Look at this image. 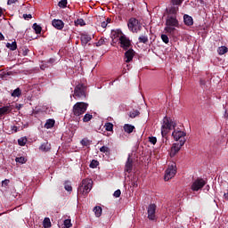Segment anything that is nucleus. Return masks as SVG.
I'll use <instances>...</instances> for the list:
<instances>
[{
  "label": "nucleus",
  "mask_w": 228,
  "mask_h": 228,
  "mask_svg": "<svg viewBox=\"0 0 228 228\" xmlns=\"http://www.w3.org/2000/svg\"><path fill=\"white\" fill-rule=\"evenodd\" d=\"M88 110V103L83 102H77L72 108L71 117L75 118L77 122L81 120V115H85Z\"/></svg>",
  "instance_id": "nucleus-1"
},
{
  "label": "nucleus",
  "mask_w": 228,
  "mask_h": 228,
  "mask_svg": "<svg viewBox=\"0 0 228 228\" xmlns=\"http://www.w3.org/2000/svg\"><path fill=\"white\" fill-rule=\"evenodd\" d=\"M175 28H179V20L175 16H168L166 20L165 32L169 33V35H175L177 29Z\"/></svg>",
  "instance_id": "nucleus-2"
},
{
  "label": "nucleus",
  "mask_w": 228,
  "mask_h": 228,
  "mask_svg": "<svg viewBox=\"0 0 228 228\" xmlns=\"http://www.w3.org/2000/svg\"><path fill=\"white\" fill-rule=\"evenodd\" d=\"M175 121L168 117H164L162 126H161V134L162 138H165L172 129H175Z\"/></svg>",
  "instance_id": "nucleus-3"
},
{
  "label": "nucleus",
  "mask_w": 228,
  "mask_h": 228,
  "mask_svg": "<svg viewBox=\"0 0 228 228\" xmlns=\"http://www.w3.org/2000/svg\"><path fill=\"white\" fill-rule=\"evenodd\" d=\"M94 186V181L92 179H84L81 183V185L77 189V192L79 195L86 196L87 193L92 191V188Z\"/></svg>",
  "instance_id": "nucleus-4"
},
{
  "label": "nucleus",
  "mask_w": 228,
  "mask_h": 228,
  "mask_svg": "<svg viewBox=\"0 0 228 228\" xmlns=\"http://www.w3.org/2000/svg\"><path fill=\"white\" fill-rule=\"evenodd\" d=\"M114 37H119L120 47H122L124 51L131 49V40H129V37H126V35L122 33V30H117L114 34Z\"/></svg>",
  "instance_id": "nucleus-5"
},
{
  "label": "nucleus",
  "mask_w": 228,
  "mask_h": 228,
  "mask_svg": "<svg viewBox=\"0 0 228 228\" xmlns=\"http://www.w3.org/2000/svg\"><path fill=\"white\" fill-rule=\"evenodd\" d=\"M175 174H177V166L175 162H171L166 170L164 181H170V179L175 176Z\"/></svg>",
  "instance_id": "nucleus-6"
},
{
  "label": "nucleus",
  "mask_w": 228,
  "mask_h": 228,
  "mask_svg": "<svg viewBox=\"0 0 228 228\" xmlns=\"http://www.w3.org/2000/svg\"><path fill=\"white\" fill-rule=\"evenodd\" d=\"M127 27L132 33H138V31H142V23H140L136 18H130L127 22Z\"/></svg>",
  "instance_id": "nucleus-7"
},
{
  "label": "nucleus",
  "mask_w": 228,
  "mask_h": 228,
  "mask_svg": "<svg viewBox=\"0 0 228 228\" xmlns=\"http://www.w3.org/2000/svg\"><path fill=\"white\" fill-rule=\"evenodd\" d=\"M206 184H207L206 180H204L202 178H198L194 182H192L191 190L192 191H199V190H202V188H204V186H206Z\"/></svg>",
  "instance_id": "nucleus-8"
},
{
  "label": "nucleus",
  "mask_w": 228,
  "mask_h": 228,
  "mask_svg": "<svg viewBox=\"0 0 228 228\" xmlns=\"http://www.w3.org/2000/svg\"><path fill=\"white\" fill-rule=\"evenodd\" d=\"M156 204H150L147 208L148 219L151 220V222H156V220H158V216H156Z\"/></svg>",
  "instance_id": "nucleus-9"
},
{
  "label": "nucleus",
  "mask_w": 228,
  "mask_h": 228,
  "mask_svg": "<svg viewBox=\"0 0 228 228\" xmlns=\"http://www.w3.org/2000/svg\"><path fill=\"white\" fill-rule=\"evenodd\" d=\"M86 87L83 84H78L76 86L74 89V97H78V99H81V97H86V94L85 93Z\"/></svg>",
  "instance_id": "nucleus-10"
},
{
  "label": "nucleus",
  "mask_w": 228,
  "mask_h": 228,
  "mask_svg": "<svg viewBox=\"0 0 228 228\" xmlns=\"http://www.w3.org/2000/svg\"><path fill=\"white\" fill-rule=\"evenodd\" d=\"M184 143H186V140H181L180 143H174L172 148H171V151H170V157L174 158V156H175V154H177V152H179V151H181V147H183V145H184Z\"/></svg>",
  "instance_id": "nucleus-11"
},
{
  "label": "nucleus",
  "mask_w": 228,
  "mask_h": 228,
  "mask_svg": "<svg viewBox=\"0 0 228 228\" xmlns=\"http://www.w3.org/2000/svg\"><path fill=\"white\" fill-rule=\"evenodd\" d=\"M172 136L175 142H181V140H186V134L179 129H175L172 133Z\"/></svg>",
  "instance_id": "nucleus-12"
},
{
  "label": "nucleus",
  "mask_w": 228,
  "mask_h": 228,
  "mask_svg": "<svg viewBox=\"0 0 228 228\" xmlns=\"http://www.w3.org/2000/svg\"><path fill=\"white\" fill-rule=\"evenodd\" d=\"M52 26H53V28H55V29H59L60 31H61V29H63V28H65V23L61 20L54 19L52 20Z\"/></svg>",
  "instance_id": "nucleus-13"
},
{
  "label": "nucleus",
  "mask_w": 228,
  "mask_h": 228,
  "mask_svg": "<svg viewBox=\"0 0 228 228\" xmlns=\"http://www.w3.org/2000/svg\"><path fill=\"white\" fill-rule=\"evenodd\" d=\"M133 58H134V51L133 49L129 48L125 53V61H126V63H129L130 61H133Z\"/></svg>",
  "instance_id": "nucleus-14"
},
{
  "label": "nucleus",
  "mask_w": 228,
  "mask_h": 228,
  "mask_svg": "<svg viewBox=\"0 0 228 228\" xmlns=\"http://www.w3.org/2000/svg\"><path fill=\"white\" fill-rule=\"evenodd\" d=\"M125 172L131 174L133 172V159H131V155H128L127 160L125 166Z\"/></svg>",
  "instance_id": "nucleus-15"
},
{
  "label": "nucleus",
  "mask_w": 228,
  "mask_h": 228,
  "mask_svg": "<svg viewBox=\"0 0 228 228\" xmlns=\"http://www.w3.org/2000/svg\"><path fill=\"white\" fill-rule=\"evenodd\" d=\"M13 108L12 105H6L0 108V117H3V115H8V113H12V110Z\"/></svg>",
  "instance_id": "nucleus-16"
},
{
  "label": "nucleus",
  "mask_w": 228,
  "mask_h": 228,
  "mask_svg": "<svg viewBox=\"0 0 228 228\" xmlns=\"http://www.w3.org/2000/svg\"><path fill=\"white\" fill-rule=\"evenodd\" d=\"M80 40H81L82 45L85 46V45H86V44H88V42H90L92 40V36H90L88 34H81Z\"/></svg>",
  "instance_id": "nucleus-17"
},
{
  "label": "nucleus",
  "mask_w": 228,
  "mask_h": 228,
  "mask_svg": "<svg viewBox=\"0 0 228 228\" xmlns=\"http://www.w3.org/2000/svg\"><path fill=\"white\" fill-rule=\"evenodd\" d=\"M110 40L106 37H101L97 43H95L96 47H101V45H108Z\"/></svg>",
  "instance_id": "nucleus-18"
},
{
  "label": "nucleus",
  "mask_w": 228,
  "mask_h": 228,
  "mask_svg": "<svg viewBox=\"0 0 228 228\" xmlns=\"http://www.w3.org/2000/svg\"><path fill=\"white\" fill-rule=\"evenodd\" d=\"M183 22L186 26H193V18L188 14H184Z\"/></svg>",
  "instance_id": "nucleus-19"
},
{
  "label": "nucleus",
  "mask_w": 228,
  "mask_h": 228,
  "mask_svg": "<svg viewBox=\"0 0 228 228\" xmlns=\"http://www.w3.org/2000/svg\"><path fill=\"white\" fill-rule=\"evenodd\" d=\"M54 124H56V121L53 118L47 119L44 127L45 129H53L54 127Z\"/></svg>",
  "instance_id": "nucleus-20"
},
{
  "label": "nucleus",
  "mask_w": 228,
  "mask_h": 228,
  "mask_svg": "<svg viewBox=\"0 0 228 228\" xmlns=\"http://www.w3.org/2000/svg\"><path fill=\"white\" fill-rule=\"evenodd\" d=\"M124 131H125V133H128V134H131V133H133V131H134V126L129 125V124H125Z\"/></svg>",
  "instance_id": "nucleus-21"
},
{
  "label": "nucleus",
  "mask_w": 228,
  "mask_h": 228,
  "mask_svg": "<svg viewBox=\"0 0 228 228\" xmlns=\"http://www.w3.org/2000/svg\"><path fill=\"white\" fill-rule=\"evenodd\" d=\"M177 12H179V6L173 4L169 7V13H170L171 15H175V13H177Z\"/></svg>",
  "instance_id": "nucleus-22"
},
{
  "label": "nucleus",
  "mask_w": 228,
  "mask_h": 228,
  "mask_svg": "<svg viewBox=\"0 0 228 228\" xmlns=\"http://www.w3.org/2000/svg\"><path fill=\"white\" fill-rule=\"evenodd\" d=\"M39 149L40 151H43V152H47L48 151L51 150V145H49L48 142H44L43 144H41Z\"/></svg>",
  "instance_id": "nucleus-23"
},
{
  "label": "nucleus",
  "mask_w": 228,
  "mask_h": 228,
  "mask_svg": "<svg viewBox=\"0 0 228 228\" xmlns=\"http://www.w3.org/2000/svg\"><path fill=\"white\" fill-rule=\"evenodd\" d=\"M32 28L34 29L36 35H40V33H42V27L37 23L33 24Z\"/></svg>",
  "instance_id": "nucleus-24"
},
{
  "label": "nucleus",
  "mask_w": 228,
  "mask_h": 228,
  "mask_svg": "<svg viewBox=\"0 0 228 228\" xmlns=\"http://www.w3.org/2000/svg\"><path fill=\"white\" fill-rule=\"evenodd\" d=\"M94 211L97 218H99V216L102 215V208H101L100 206L94 207Z\"/></svg>",
  "instance_id": "nucleus-25"
},
{
  "label": "nucleus",
  "mask_w": 228,
  "mask_h": 228,
  "mask_svg": "<svg viewBox=\"0 0 228 228\" xmlns=\"http://www.w3.org/2000/svg\"><path fill=\"white\" fill-rule=\"evenodd\" d=\"M6 47H7V49H10L11 51H15V50H17V42L14 41L12 44L7 43Z\"/></svg>",
  "instance_id": "nucleus-26"
},
{
  "label": "nucleus",
  "mask_w": 228,
  "mask_h": 228,
  "mask_svg": "<svg viewBox=\"0 0 228 228\" xmlns=\"http://www.w3.org/2000/svg\"><path fill=\"white\" fill-rule=\"evenodd\" d=\"M11 95L12 97H20V95H22V91L18 87L12 93Z\"/></svg>",
  "instance_id": "nucleus-27"
},
{
  "label": "nucleus",
  "mask_w": 228,
  "mask_h": 228,
  "mask_svg": "<svg viewBox=\"0 0 228 228\" xmlns=\"http://www.w3.org/2000/svg\"><path fill=\"white\" fill-rule=\"evenodd\" d=\"M80 143L84 147H90V145L92 144V141L88 140V138H84L81 140Z\"/></svg>",
  "instance_id": "nucleus-28"
},
{
  "label": "nucleus",
  "mask_w": 228,
  "mask_h": 228,
  "mask_svg": "<svg viewBox=\"0 0 228 228\" xmlns=\"http://www.w3.org/2000/svg\"><path fill=\"white\" fill-rule=\"evenodd\" d=\"M26 143H28V138L26 137H20V139H18V144L20 147H24V145H26Z\"/></svg>",
  "instance_id": "nucleus-29"
},
{
  "label": "nucleus",
  "mask_w": 228,
  "mask_h": 228,
  "mask_svg": "<svg viewBox=\"0 0 228 228\" xmlns=\"http://www.w3.org/2000/svg\"><path fill=\"white\" fill-rule=\"evenodd\" d=\"M44 228H50L51 227V219L49 217H45L43 221Z\"/></svg>",
  "instance_id": "nucleus-30"
},
{
  "label": "nucleus",
  "mask_w": 228,
  "mask_h": 228,
  "mask_svg": "<svg viewBox=\"0 0 228 228\" xmlns=\"http://www.w3.org/2000/svg\"><path fill=\"white\" fill-rule=\"evenodd\" d=\"M228 49L227 46H220L217 49V53L218 54H220V56H222L223 54H225L227 53Z\"/></svg>",
  "instance_id": "nucleus-31"
},
{
  "label": "nucleus",
  "mask_w": 228,
  "mask_h": 228,
  "mask_svg": "<svg viewBox=\"0 0 228 228\" xmlns=\"http://www.w3.org/2000/svg\"><path fill=\"white\" fill-rule=\"evenodd\" d=\"M75 26H86V22H85V20L83 19H77L75 20Z\"/></svg>",
  "instance_id": "nucleus-32"
},
{
  "label": "nucleus",
  "mask_w": 228,
  "mask_h": 228,
  "mask_svg": "<svg viewBox=\"0 0 228 228\" xmlns=\"http://www.w3.org/2000/svg\"><path fill=\"white\" fill-rule=\"evenodd\" d=\"M94 118V116L90 113H86L83 118V122H90Z\"/></svg>",
  "instance_id": "nucleus-33"
},
{
  "label": "nucleus",
  "mask_w": 228,
  "mask_h": 228,
  "mask_svg": "<svg viewBox=\"0 0 228 228\" xmlns=\"http://www.w3.org/2000/svg\"><path fill=\"white\" fill-rule=\"evenodd\" d=\"M16 163H20V165H24V163H26L28 161V159H26V158L24 157H17L15 159Z\"/></svg>",
  "instance_id": "nucleus-34"
},
{
  "label": "nucleus",
  "mask_w": 228,
  "mask_h": 228,
  "mask_svg": "<svg viewBox=\"0 0 228 228\" xmlns=\"http://www.w3.org/2000/svg\"><path fill=\"white\" fill-rule=\"evenodd\" d=\"M148 142L151 143V145H156V143H158V138L154 136H150L148 137Z\"/></svg>",
  "instance_id": "nucleus-35"
},
{
  "label": "nucleus",
  "mask_w": 228,
  "mask_h": 228,
  "mask_svg": "<svg viewBox=\"0 0 228 228\" xmlns=\"http://www.w3.org/2000/svg\"><path fill=\"white\" fill-rule=\"evenodd\" d=\"M67 4H68L67 0H61V1L58 3L59 8H67Z\"/></svg>",
  "instance_id": "nucleus-36"
},
{
  "label": "nucleus",
  "mask_w": 228,
  "mask_h": 228,
  "mask_svg": "<svg viewBox=\"0 0 228 228\" xmlns=\"http://www.w3.org/2000/svg\"><path fill=\"white\" fill-rule=\"evenodd\" d=\"M138 115H140V111H138V110H133L129 113L130 118H136V117H138Z\"/></svg>",
  "instance_id": "nucleus-37"
},
{
  "label": "nucleus",
  "mask_w": 228,
  "mask_h": 228,
  "mask_svg": "<svg viewBox=\"0 0 228 228\" xmlns=\"http://www.w3.org/2000/svg\"><path fill=\"white\" fill-rule=\"evenodd\" d=\"M90 168H97L99 167V161L93 159L89 165Z\"/></svg>",
  "instance_id": "nucleus-38"
},
{
  "label": "nucleus",
  "mask_w": 228,
  "mask_h": 228,
  "mask_svg": "<svg viewBox=\"0 0 228 228\" xmlns=\"http://www.w3.org/2000/svg\"><path fill=\"white\" fill-rule=\"evenodd\" d=\"M64 188L66 191H72V185H70V183L69 182L64 183Z\"/></svg>",
  "instance_id": "nucleus-39"
},
{
  "label": "nucleus",
  "mask_w": 228,
  "mask_h": 228,
  "mask_svg": "<svg viewBox=\"0 0 228 228\" xmlns=\"http://www.w3.org/2000/svg\"><path fill=\"white\" fill-rule=\"evenodd\" d=\"M104 127L107 131H113V124L110 122L106 123Z\"/></svg>",
  "instance_id": "nucleus-40"
},
{
  "label": "nucleus",
  "mask_w": 228,
  "mask_h": 228,
  "mask_svg": "<svg viewBox=\"0 0 228 228\" xmlns=\"http://www.w3.org/2000/svg\"><path fill=\"white\" fill-rule=\"evenodd\" d=\"M100 152H103V154H110V149L107 146H102L100 148Z\"/></svg>",
  "instance_id": "nucleus-41"
},
{
  "label": "nucleus",
  "mask_w": 228,
  "mask_h": 228,
  "mask_svg": "<svg viewBox=\"0 0 228 228\" xmlns=\"http://www.w3.org/2000/svg\"><path fill=\"white\" fill-rule=\"evenodd\" d=\"M161 40L164 42V44H168V42H170L168 36H167L166 34L161 35Z\"/></svg>",
  "instance_id": "nucleus-42"
},
{
  "label": "nucleus",
  "mask_w": 228,
  "mask_h": 228,
  "mask_svg": "<svg viewBox=\"0 0 228 228\" xmlns=\"http://www.w3.org/2000/svg\"><path fill=\"white\" fill-rule=\"evenodd\" d=\"M120 195H122V191H120V189H118L113 193V197H115L116 199H118V197H120Z\"/></svg>",
  "instance_id": "nucleus-43"
},
{
  "label": "nucleus",
  "mask_w": 228,
  "mask_h": 228,
  "mask_svg": "<svg viewBox=\"0 0 228 228\" xmlns=\"http://www.w3.org/2000/svg\"><path fill=\"white\" fill-rule=\"evenodd\" d=\"M71 225H72V223H71L70 219L64 220L65 228H70Z\"/></svg>",
  "instance_id": "nucleus-44"
},
{
  "label": "nucleus",
  "mask_w": 228,
  "mask_h": 228,
  "mask_svg": "<svg viewBox=\"0 0 228 228\" xmlns=\"http://www.w3.org/2000/svg\"><path fill=\"white\" fill-rule=\"evenodd\" d=\"M183 4V0H172V4H175L176 6H179Z\"/></svg>",
  "instance_id": "nucleus-45"
},
{
  "label": "nucleus",
  "mask_w": 228,
  "mask_h": 228,
  "mask_svg": "<svg viewBox=\"0 0 228 228\" xmlns=\"http://www.w3.org/2000/svg\"><path fill=\"white\" fill-rule=\"evenodd\" d=\"M8 184H10L9 179H5V180L2 181V186H4V188H6V186H8Z\"/></svg>",
  "instance_id": "nucleus-46"
},
{
  "label": "nucleus",
  "mask_w": 228,
  "mask_h": 228,
  "mask_svg": "<svg viewBox=\"0 0 228 228\" xmlns=\"http://www.w3.org/2000/svg\"><path fill=\"white\" fill-rule=\"evenodd\" d=\"M23 19L25 20H29V19H33V16L31 14H23Z\"/></svg>",
  "instance_id": "nucleus-47"
},
{
  "label": "nucleus",
  "mask_w": 228,
  "mask_h": 228,
  "mask_svg": "<svg viewBox=\"0 0 228 228\" xmlns=\"http://www.w3.org/2000/svg\"><path fill=\"white\" fill-rule=\"evenodd\" d=\"M54 61H56V60L54 58H50L47 61V63H50V65H53V63H54Z\"/></svg>",
  "instance_id": "nucleus-48"
},
{
  "label": "nucleus",
  "mask_w": 228,
  "mask_h": 228,
  "mask_svg": "<svg viewBox=\"0 0 228 228\" xmlns=\"http://www.w3.org/2000/svg\"><path fill=\"white\" fill-rule=\"evenodd\" d=\"M19 0H8L7 4H14V3H17Z\"/></svg>",
  "instance_id": "nucleus-49"
},
{
  "label": "nucleus",
  "mask_w": 228,
  "mask_h": 228,
  "mask_svg": "<svg viewBox=\"0 0 228 228\" xmlns=\"http://www.w3.org/2000/svg\"><path fill=\"white\" fill-rule=\"evenodd\" d=\"M102 28H108V22H106V21H103V22H102Z\"/></svg>",
  "instance_id": "nucleus-50"
},
{
  "label": "nucleus",
  "mask_w": 228,
  "mask_h": 228,
  "mask_svg": "<svg viewBox=\"0 0 228 228\" xmlns=\"http://www.w3.org/2000/svg\"><path fill=\"white\" fill-rule=\"evenodd\" d=\"M4 40V36L3 35V33L0 32V41Z\"/></svg>",
  "instance_id": "nucleus-51"
},
{
  "label": "nucleus",
  "mask_w": 228,
  "mask_h": 228,
  "mask_svg": "<svg viewBox=\"0 0 228 228\" xmlns=\"http://www.w3.org/2000/svg\"><path fill=\"white\" fill-rule=\"evenodd\" d=\"M139 42L142 44L143 43V36L139 37Z\"/></svg>",
  "instance_id": "nucleus-52"
},
{
  "label": "nucleus",
  "mask_w": 228,
  "mask_h": 228,
  "mask_svg": "<svg viewBox=\"0 0 228 228\" xmlns=\"http://www.w3.org/2000/svg\"><path fill=\"white\" fill-rule=\"evenodd\" d=\"M18 129H19V128H18L16 126H12V131H14V133H17Z\"/></svg>",
  "instance_id": "nucleus-53"
},
{
  "label": "nucleus",
  "mask_w": 228,
  "mask_h": 228,
  "mask_svg": "<svg viewBox=\"0 0 228 228\" xmlns=\"http://www.w3.org/2000/svg\"><path fill=\"white\" fill-rule=\"evenodd\" d=\"M224 199H226V200H228V192L224 193Z\"/></svg>",
  "instance_id": "nucleus-54"
},
{
  "label": "nucleus",
  "mask_w": 228,
  "mask_h": 228,
  "mask_svg": "<svg viewBox=\"0 0 228 228\" xmlns=\"http://www.w3.org/2000/svg\"><path fill=\"white\" fill-rule=\"evenodd\" d=\"M105 22H107V24H110V22H111V19L108 18L107 21H105Z\"/></svg>",
  "instance_id": "nucleus-55"
},
{
  "label": "nucleus",
  "mask_w": 228,
  "mask_h": 228,
  "mask_svg": "<svg viewBox=\"0 0 228 228\" xmlns=\"http://www.w3.org/2000/svg\"><path fill=\"white\" fill-rule=\"evenodd\" d=\"M3 15V8L0 7V17Z\"/></svg>",
  "instance_id": "nucleus-56"
},
{
  "label": "nucleus",
  "mask_w": 228,
  "mask_h": 228,
  "mask_svg": "<svg viewBox=\"0 0 228 228\" xmlns=\"http://www.w3.org/2000/svg\"><path fill=\"white\" fill-rule=\"evenodd\" d=\"M28 53H29V50H26V51L24 52V56H26V54H28Z\"/></svg>",
  "instance_id": "nucleus-57"
},
{
  "label": "nucleus",
  "mask_w": 228,
  "mask_h": 228,
  "mask_svg": "<svg viewBox=\"0 0 228 228\" xmlns=\"http://www.w3.org/2000/svg\"><path fill=\"white\" fill-rule=\"evenodd\" d=\"M148 38L147 37H143V43L145 44V42H147Z\"/></svg>",
  "instance_id": "nucleus-58"
},
{
  "label": "nucleus",
  "mask_w": 228,
  "mask_h": 228,
  "mask_svg": "<svg viewBox=\"0 0 228 228\" xmlns=\"http://www.w3.org/2000/svg\"><path fill=\"white\" fill-rule=\"evenodd\" d=\"M201 4H204V0H198Z\"/></svg>",
  "instance_id": "nucleus-59"
},
{
  "label": "nucleus",
  "mask_w": 228,
  "mask_h": 228,
  "mask_svg": "<svg viewBox=\"0 0 228 228\" xmlns=\"http://www.w3.org/2000/svg\"><path fill=\"white\" fill-rule=\"evenodd\" d=\"M17 110H20V104L19 106H16Z\"/></svg>",
  "instance_id": "nucleus-60"
},
{
  "label": "nucleus",
  "mask_w": 228,
  "mask_h": 228,
  "mask_svg": "<svg viewBox=\"0 0 228 228\" xmlns=\"http://www.w3.org/2000/svg\"><path fill=\"white\" fill-rule=\"evenodd\" d=\"M204 84H205L204 81L200 80V85H204Z\"/></svg>",
  "instance_id": "nucleus-61"
},
{
  "label": "nucleus",
  "mask_w": 228,
  "mask_h": 228,
  "mask_svg": "<svg viewBox=\"0 0 228 228\" xmlns=\"http://www.w3.org/2000/svg\"><path fill=\"white\" fill-rule=\"evenodd\" d=\"M43 67H45V64H43V66L41 67V69H44Z\"/></svg>",
  "instance_id": "nucleus-62"
},
{
  "label": "nucleus",
  "mask_w": 228,
  "mask_h": 228,
  "mask_svg": "<svg viewBox=\"0 0 228 228\" xmlns=\"http://www.w3.org/2000/svg\"><path fill=\"white\" fill-rule=\"evenodd\" d=\"M141 95H142V97H143V94L142 93H141Z\"/></svg>",
  "instance_id": "nucleus-63"
}]
</instances>
